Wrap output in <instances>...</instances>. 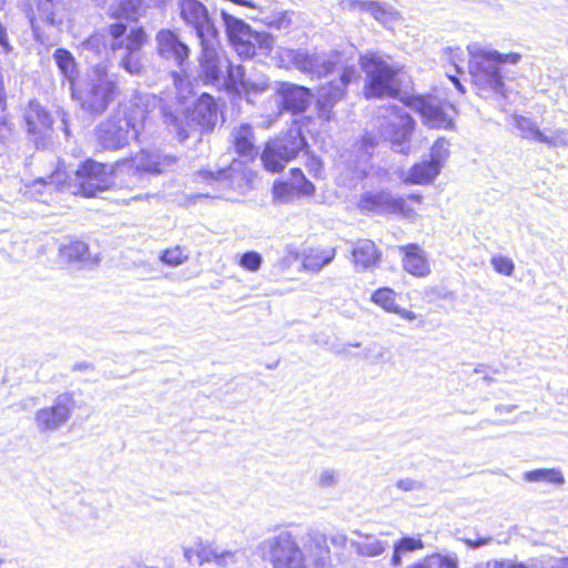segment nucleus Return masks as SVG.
<instances>
[{
	"mask_svg": "<svg viewBox=\"0 0 568 568\" xmlns=\"http://www.w3.org/2000/svg\"><path fill=\"white\" fill-rule=\"evenodd\" d=\"M179 8L182 20L194 28L199 41L219 34L206 7L201 1L179 0Z\"/></svg>",
	"mask_w": 568,
	"mask_h": 568,
	"instance_id": "18",
	"label": "nucleus"
},
{
	"mask_svg": "<svg viewBox=\"0 0 568 568\" xmlns=\"http://www.w3.org/2000/svg\"><path fill=\"white\" fill-rule=\"evenodd\" d=\"M112 38L111 50L118 54L119 65L132 75H140L144 70L141 49L145 43L146 34L141 28H131L113 23L109 27Z\"/></svg>",
	"mask_w": 568,
	"mask_h": 568,
	"instance_id": "6",
	"label": "nucleus"
},
{
	"mask_svg": "<svg viewBox=\"0 0 568 568\" xmlns=\"http://www.w3.org/2000/svg\"><path fill=\"white\" fill-rule=\"evenodd\" d=\"M262 264V256L257 252L251 251L244 253L240 258V265L250 271V272H256L260 270Z\"/></svg>",
	"mask_w": 568,
	"mask_h": 568,
	"instance_id": "48",
	"label": "nucleus"
},
{
	"mask_svg": "<svg viewBox=\"0 0 568 568\" xmlns=\"http://www.w3.org/2000/svg\"><path fill=\"white\" fill-rule=\"evenodd\" d=\"M268 87V79L264 75H261L256 79H247L246 82H244V85L241 90L247 94H256L266 91Z\"/></svg>",
	"mask_w": 568,
	"mask_h": 568,
	"instance_id": "47",
	"label": "nucleus"
},
{
	"mask_svg": "<svg viewBox=\"0 0 568 568\" xmlns=\"http://www.w3.org/2000/svg\"><path fill=\"white\" fill-rule=\"evenodd\" d=\"M410 108L420 114L423 123L430 129L453 128L454 106L436 97H417Z\"/></svg>",
	"mask_w": 568,
	"mask_h": 568,
	"instance_id": "16",
	"label": "nucleus"
},
{
	"mask_svg": "<svg viewBox=\"0 0 568 568\" xmlns=\"http://www.w3.org/2000/svg\"><path fill=\"white\" fill-rule=\"evenodd\" d=\"M276 58L282 68H295L307 73L314 71L317 64L316 57L310 55L306 51L290 48H280L276 51Z\"/></svg>",
	"mask_w": 568,
	"mask_h": 568,
	"instance_id": "24",
	"label": "nucleus"
},
{
	"mask_svg": "<svg viewBox=\"0 0 568 568\" xmlns=\"http://www.w3.org/2000/svg\"><path fill=\"white\" fill-rule=\"evenodd\" d=\"M355 73L354 67L345 58V52H335L332 60L322 63V118L326 105L334 104L344 97L345 88Z\"/></svg>",
	"mask_w": 568,
	"mask_h": 568,
	"instance_id": "9",
	"label": "nucleus"
},
{
	"mask_svg": "<svg viewBox=\"0 0 568 568\" xmlns=\"http://www.w3.org/2000/svg\"><path fill=\"white\" fill-rule=\"evenodd\" d=\"M114 173L115 175L126 173L138 179L142 173L155 174V152L142 151L131 159L118 162Z\"/></svg>",
	"mask_w": 568,
	"mask_h": 568,
	"instance_id": "25",
	"label": "nucleus"
},
{
	"mask_svg": "<svg viewBox=\"0 0 568 568\" xmlns=\"http://www.w3.org/2000/svg\"><path fill=\"white\" fill-rule=\"evenodd\" d=\"M493 568H527L523 564H513L506 561H497L494 564Z\"/></svg>",
	"mask_w": 568,
	"mask_h": 568,
	"instance_id": "62",
	"label": "nucleus"
},
{
	"mask_svg": "<svg viewBox=\"0 0 568 568\" xmlns=\"http://www.w3.org/2000/svg\"><path fill=\"white\" fill-rule=\"evenodd\" d=\"M538 568H568V558H550L540 562Z\"/></svg>",
	"mask_w": 568,
	"mask_h": 568,
	"instance_id": "53",
	"label": "nucleus"
},
{
	"mask_svg": "<svg viewBox=\"0 0 568 568\" xmlns=\"http://www.w3.org/2000/svg\"><path fill=\"white\" fill-rule=\"evenodd\" d=\"M146 111L138 101L121 105L112 116L95 129V138L101 148L116 150L136 139L145 121Z\"/></svg>",
	"mask_w": 568,
	"mask_h": 568,
	"instance_id": "3",
	"label": "nucleus"
},
{
	"mask_svg": "<svg viewBox=\"0 0 568 568\" xmlns=\"http://www.w3.org/2000/svg\"><path fill=\"white\" fill-rule=\"evenodd\" d=\"M387 111L389 119L382 124L381 135L392 143L396 152L407 154L415 121L407 112L396 106H390Z\"/></svg>",
	"mask_w": 568,
	"mask_h": 568,
	"instance_id": "15",
	"label": "nucleus"
},
{
	"mask_svg": "<svg viewBox=\"0 0 568 568\" xmlns=\"http://www.w3.org/2000/svg\"><path fill=\"white\" fill-rule=\"evenodd\" d=\"M353 534L355 538L351 540V547L359 557H378L389 547L388 541L382 538L386 535L385 532H381L377 536L355 530Z\"/></svg>",
	"mask_w": 568,
	"mask_h": 568,
	"instance_id": "21",
	"label": "nucleus"
},
{
	"mask_svg": "<svg viewBox=\"0 0 568 568\" xmlns=\"http://www.w3.org/2000/svg\"><path fill=\"white\" fill-rule=\"evenodd\" d=\"M141 3L142 0H123L121 6L125 12L133 13L140 8Z\"/></svg>",
	"mask_w": 568,
	"mask_h": 568,
	"instance_id": "56",
	"label": "nucleus"
},
{
	"mask_svg": "<svg viewBox=\"0 0 568 568\" xmlns=\"http://www.w3.org/2000/svg\"><path fill=\"white\" fill-rule=\"evenodd\" d=\"M304 146L305 141L300 130L291 129L285 134L270 141L261 159L267 171L280 172Z\"/></svg>",
	"mask_w": 568,
	"mask_h": 568,
	"instance_id": "11",
	"label": "nucleus"
},
{
	"mask_svg": "<svg viewBox=\"0 0 568 568\" xmlns=\"http://www.w3.org/2000/svg\"><path fill=\"white\" fill-rule=\"evenodd\" d=\"M448 155L449 142L442 138L433 144L429 161L440 171Z\"/></svg>",
	"mask_w": 568,
	"mask_h": 568,
	"instance_id": "43",
	"label": "nucleus"
},
{
	"mask_svg": "<svg viewBox=\"0 0 568 568\" xmlns=\"http://www.w3.org/2000/svg\"><path fill=\"white\" fill-rule=\"evenodd\" d=\"M423 548L424 544L420 538L404 537L393 545L394 551L390 562L393 566L397 567L402 564V555L406 552L416 551Z\"/></svg>",
	"mask_w": 568,
	"mask_h": 568,
	"instance_id": "34",
	"label": "nucleus"
},
{
	"mask_svg": "<svg viewBox=\"0 0 568 568\" xmlns=\"http://www.w3.org/2000/svg\"><path fill=\"white\" fill-rule=\"evenodd\" d=\"M60 255L70 263H80L82 266L89 267L98 264V258L92 257L89 253L87 243L82 241H71L60 247Z\"/></svg>",
	"mask_w": 568,
	"mask_h": 568,
	"instance_id": "30",
	"label": "nucleus"
},
{
	"mask_svg": "<svg viewBox=\"0 0 568 568\" xmlns=\"http://www.w3.org/2000/svg\"><path fill=\"white\" fill-rule=\"evenodd\" d=\"M217 548L219 547H213L212 545L204 544L202 541L195 542L196 562L199 565H202L204 562L215 564Z\"/></svg>",
	"mask_w": 568,
	"mask_h": 568,
	"instance_id": "44",
	"label": "nucleus"
},
{
	"mask_svg": "<svg viewBox=\"0 0 568 568\" xmlns=\"http://www.w3.org/2000/svg\"><path fill=\"white\" fill-rule=\"evenodd\" d=\"M439 174V170L429 160L416 163L403 176L408 184H427Z\"/></svg>",
	"mask_w": 568,
	"mask_h": 568,
	"instance_id": "31",
	"label": "nucleus"
},
{
	"mask_svg": "<svg viewBox=\"0 0 568 568\" xmlns=\"http://www.w3.org/2000/svg\"><path fill=\"white\" fill-rule=\"evenodd\" d=\"M43 18L48 24L53 26V27H59L62 23V21L60 19H57V17L52 10L44 11Z\"/></svg>",
	"mask_w": 568,
	"mask_h": 568,
	"instance_id": "58",
	"label": "nucleus"
},
{
	"mask_svg": "<svg viewBox=\"0 0 568 568\" xmlns=\"http://www.w3.org/2000/svg\"><path fill=\"white\" fill-rule=\"evenodd\" d=\"M232 143L239 155L251 160L257 154V150L254 145V135L251 125L241 124L234 128L232 133Z\"/></svg>",
	"mask_w": 568,
	"mask_h": 568,
	"instance_id": "28",
	"label": "nucleus"
},
{
	"mask_svg": "<svg viewBox=\"0 0 568 568\" xmlns=\"http://www.w3.org/2000/svg\"><path fill=\"white\" fill-rule=\"evenodd\" d=\"M277 92L281 95L280 104L282 110L291 111L292 113H301L310 103L308 90L303 87L281 83Z\"/></svg>",
	"mask_w": 568,
	"mask_h": 568,
	"instance_id": "23",
	"label": "nucleus"
},
{
	"mask_svg": "<svg viewBox=\"0 0 568 568\" xmlns=\"http://www.w3.org/2000/svg\"><path fill=\"white\" fill-rule=\"evenodd\" d=\"M141 103L144 105H149L151 102L155 103L158 101V98L154 95H145L138 99Z\"/></svg>",
	"mask_w": 568,
	"mask_h": 568,
	"instance_id": "64",
	"label": "nucleus"
},
{
	"mask_svg": "<svg viewBox=\"0 0 568 568\" xmlns=\"http://www.w3.org/2000/svg\"><path fill=\"white\" fill-rule=\"evenodd\" d=\"M539 142L550 148H565L568 145V130L556 129L549 133L541 131Z\"/></svg>",
	"mask_w": 568,
	"mask_h": 568,
	"instance_id": "41",
	"label": "nucleus"
},
{
	"mask_svg": "<svg viewBox=\"0 0 568 568\" xmlns=\"http://www.w3.org/2000/svg\"><path fill=\"white\" fill-rule=\"evenodd\" d=\"M361 10L369 12L377 21L387 23L393 20L395 13L375 1L359 2Z\"/></svg>",
	"mask_w": 568,
	"mask_h": 568,
	"instance_id": "42",
	"label": "nucleus"
},
{
	"mask_svg": "<svg viewBox=\"0 0 568 568\" xmlns=\"http://www.w3.org/2000/svg\"><path fill=\"white\" fill-rule=\"evenodd\" d=\"M371 301L382 307L385 312L397 314L405 321L413 322L417 318V315L413 311L397 305L396 293L389 287L376 290L373 293Z\"/></svg>",
	"mask_w": 568,
	"mask_h": 568,
	"instance_id": "27",
	"label": "nucleus"
},
{
	"mask_svg": "<svg viewBox=\"0 0 568 568\" xmlns=\"http://www.w3.org/2000/svg\"><path fill=\"white\" fill-rule=\"evenodd\" d=\"M173 80H174V85L178 90V99L179 100L185 99V95L183 94V87L185 85L187 88L190 83L186 82L185 79L182 77V74H180L178 72H173Z\"/></svg>",
	"mask_w": 568,
	"mask_h": 568,
	"instance_id": "54",
	"label": "nucleus"
},
{
	"mask_svg": "<svg viewBox=\"0 0 568 568\" xmlns=\"http://www.w3.org/2000/svg\"><path fill=\"white\" fill-rule=\"evenodd\" d=\"M229 176L230 170H219L216 172L203 170L195 174V180L197 182H205L221 190L223 186L229 185Z\"/></svg>",
	"mask_w": 568,
	"mask_h": 568,
	"instance_id": "38",
	"label": "nucleus"
},
{
	"mask_svg": "<svg viewBox=\"0 0 568 568\" xmlns=\"http://www.w3.org/2000/svg\"><path fill=\"white\" fill-rule=\"evenodd\" d=\"M377 139L367 133L361 143L359 151H362L359 164L355 169L356 179H363L367 174V161L372 154V150L377 145Z\"/></svg>",
	"mask_w": 568,
	"mask_h": 568,
	"instance_id": "35",
	"label": "nucleus"
},
{
	"mask_svg": "<svg viewBox=\"0 0 568 568\" xmlns=\"http://www.w3.org/2000/svg\"><path fill=\"white\" fill-rule=\"evenodd\" d=\"M72 98L80 108L93 115L102 114L119 93L118 74L111 73L106 63L95 64L85 80L71 88Z\"/></svg>",
	"mask_w": 568,
	"mask_h": 568,
	"instance_id": "2",
	"label": "nucleus"
},
{
	"mask_svg": "<svg viewBox=\"0 0 568 568\" xmlns=\"http://www.w3.org/2000/svg\"><path fill=\"white\" fill-rule=\"evenodd\" d=\"M112 174H115L114 168L111 171L106 164L87 160L75 171L74 186L78 190H71V187L69 190L87 197L97 196L112 184Z\"/></svg>",
	"mask_w": 568,
	"mask_h": 568,
	"instance_id": "14",
	"label": "nucleus"
},
{
	"mask_svg": "<svg viewBox=\"0 0 568 568\" xmlns=\"http://www.w3.org/2000/svg\"><path fill=\"white\" fill-rule=\"evenodd\" d=\"M379 260L381 253L373 241L363 239L354 243L352 248V262L357 272H364L375 267Z\"/></svg>",
	"mask_w": 568,
	"mask_h": 568,
	"instance_id": "26",
	"label": "nucleus"
},
{
	"mask_svg": "<svg viewBox=\"0 0 568 568\" xmlns=\"http://www.w3.org/2000/svg\"><path fill=\"white\" fill-rule=\"evenodd\" d=\"M246 80L244 68L241 64L233 65L229 61L225 70V82L221 83V85H225L227 89L241 90Z\"/></svg>",
	"mask_w": 568,
	"mask_h": 568,
	"instance_id": "37",
	"label": "nucleus"
},
{
	"mask_svg": "<svg viewBox=\"0 0 568 568\" xmlns=\"http://www.w3.org/2000/svg\"><path fill=\"white\" fill-rule=\"evenodd\" d=\"M292 23V14L288 12H281L272 18L270 26L275 29H287Z\"/></svg>",
	"mask_w": 568,
	"mask_h": 568,
	"instance_id": "51",
	"label": "nucleus"
},
{
	"mask_svg": "<svg viewBox=\"0 0 568 568\" xmlns=\"http://www.w3.org/2000/svg\"><path fill=\"white\" fill-rule=\"evenodd\" d=\"M523 478L528 483H547L554 485H561L565 481L561 471L555 468L525 471Z\"/></svg>",
	"mask_w": 568,
	"mask_h": 568,
	"instance_id": "33",
	"label": "nucleus"
},
{
	"mask_svg": "<svg viewBox=\"0 0 568 568\" xmlns=\"http://www.w3.org/2000/svg\"><path fill=\"white\" fill-rule=\"evenodd\" d=\"M463 541L470 548H479L491 542V537H480L477 539L465 538Z\"/></svg>",
	"mask_w": 568,
	"mask_h": 568,
	"instance_id": "55",
	"label": "nucleus"
},
{
	"mask_svg": "<svg viewBox=\"0 0 568 568\" xmlns=\"http://www.w3.org/2000/svg\"><path fill=\"white\" fill-rule=\"evenodd\" d=\"M335 256V248L331 247L328 250L322 251V266L328 264L333 261Z\"/></svg>",
	"mask_w": 568,
	"mask_h": 568,
	"instance_id": "60",
	"label": "nucleus"
},
{
	"mask_svg": "<svg viewBox=\"0 0 568 568\" xmlns=\"http://www.w3.org/2000/svg\"><path fill=\"white\" fill-rule=\"evenodd\" d=\"M365 72L364 97L390 98L397 94L396 70L377 53H367L361 59Z\"/></svg>",
	"mask_w": 568,
	"mask_h": 568,
	"instance_id": "8",
	"label": "nucleus"
},
{
	"mask_svg": "<svg viewBox=\"0 0 568 568\" xmlns=\"http://www.w3.org/2000/svg\"><path fill=\"white\" fill-rule=\"evenodd\" d=\"M338 483V474L334 469L322 473V487H333Z\"/></svg>",
	"mask_w": 568,
	"mask_h": 568,
	"instance_id": "52",
	"label": "nucleus"
},
{
	"mask_svg": "<svg viewBox=\"0 0 568 568\" xmlns=\"http://www.w3.org/2000/svg\"><path fill=\"white\" fill-rule=\"evenodd\" d=\"M398 250L403 254V267L407 273L416 277L429 275L430 266L425 251L419 245H402Z\"/></svg>",
	"mask_w": 568,
	"mask_h": 568,
	"instance_id": "22",
	"label": "nucleus"
},
{
	"mask_svg": "<svg viewBox=\"0 0 568 568\" xmlns=\"http://www.w3.org/2000/svg\"><path fill=\"white\" fill-rule=\"evenodd\" d=\"M83 49L92 51L95 54H100L101 50L105 48L103 37L100 34H93L83 42Z\"/></svg>",
	"mask_w": 568,
	"mask_h": 568,
	"instance_id": "50",
	"label": "nucleus"
},
{
	"mask_svg": "<svg viewBox=\"0 0 568 568\" xmlns=\"http://www.w3.org/2000/svg\"><path fill=\"white\" fill-rule=\"evenodd\" d=\"M245 557V551L241 548L221 549L217 548L215 565L221 568H230L237 565Z\"/></svg>",
	"mask_w": 568,
	"mask_h": 568,
	"instance_id": "36",
	"label": "nucleus"
},
{
	"mask_svg": "<svg viewBox=\"0 0 568 568\" xmlns=\"http://www.w3.org/2000/svg\"><path fill=\"white\" fill-rule=\"evenodd\" d=\"M53 60L61 74L70 82V87H74V79L78 70L72 53L65 49H57L53 53Z\"/></svg>",
	"mask_w": 568,
	"mask_h": 568,
	"instance_id": "32",
	"label": "nucleus"
},
{
	"mask_svg": "<svg viewBox=\"0 0 568 568\" xmlns=\"http://www.w3.org/2000/svg\"><path fill=\"white\" fill-rule=\"evenodd\" d=\"M28 132L43 134L51 126L49 113L37 101H30L24 114Z\"/></svg>",
	"mask_w": 568,
	"mask_h": 568,
	"instance_id": "29",
	"label": "nucleus"
},
{
	"mask_svg": "<svg viewBox=\"0 0 568 568\" xmlns=\"http://www.w3.org/2000/svg\"><path fill=\"white\" fill-rule=\"evenodd\" d=\"M75 407L73 393L64 392L57 395L50 405L34 413L33 422L37 430L44 435L58 432L69 423Z\"/></svg>",
	"mask_w": 568,
	"mask_h": 568,
	"instance_id": "10",
	"label": "nucleus"
},
{
	"mask_svg": "<svg viewBox=\"0 0 568 568\" xmlns=\"http://www.w3.org/2000/svg\"><path fill=\"white\" fill-rule=\"evenodd\" d=\"M494 270L505 276H511L515 270V264L511 258L504 255H495L490 260Z\"/></svg>",
	"mask_w": 568,
	"mask_h": 568,
	"instance_id": "45",
	"label": "nucleus"
},
{
	"mask_svg": "<svg viewBox=\"0 0 568 568\" xmlns=\"http://www.w3.org/2000/svg\"><path fill=\"white\" fill-rule=\"evenodd\" d=\"M469 53V73L474 84L479 91L503 93V78L499 65L504 63H517L518 54L503 55L495 50L484 48L477 43L467 47Z\"/></svg>",
	"mask_w": 568,
	"mask_h": 568,
	"instance_id": "5",
	"label": "nucleus"
},
{
	"mask_svg": "<svg viewBox=\"0 0 568 568\" xmlns=\"http://www.w3.org/2000/svg\"><path fill=\"white\" fill-rule=\"evenodd\" d=\"M184 557L190 564L196 562L195 544L191 547L184 548Z\"/></svg>",
	"mask_w": 568,
	"mask_h": 568,
	"instance_id": "61",
	"label": "nucleus"
},
{
	"mask_svg": "<svg viewBox=\"0 0 568 568\" xmlns=\"http://www.w3.org/2000/svg\"><path fill=\"white\" fill-rule=\"evenodd\" d=\"M156 50L159 55L165 61L178 67L185 74V64L189 61L190 48L180 40L179 36L169 29H162L158 32Z\"/></svg>",
	"mask_w": 568,
	"mask_h": 568,
	"instance_id": "17",
	"label": "nucleus"
},
{
	"mask_svg": "<svg viewBox=\"0 0 568 568\" xmlns=\"http://www.w3.org/2000/svg\"><path fill=\"white\" fill-rule=\"evenodd\" d=\"M292 175L290 182H277L274 184L273 194L276 201L286 203L298 194L307 195L315 191L314 184L308 182L298 169L293 170Z\"/></svg>",
	"mask_w": 568,
	"mask_h": 568,
	"instance_id": "20",
	"label": "nucleus"
},
{
	"mask_svg": "<svg viewBox=\"0 0 568 568\" xmlns=\"http://www.w3.org/2000/svg\"><path fill=\"white\" fill-rule=\"evenodd\" d=\"M64 169L57 168L45 178H38L27 185V193L40 202H48V195L53 191H64L71 187Z\"/></svg>",
	"mask_w": 568,
	"mask_h": 568,
	"instance_id": "19",
	"label": "nucleus"
},
{
	"mask_svg": "<svg viewBox=\"0 0 568 568\" xmlns=\"http://www.w3.org/2000/svg\"><path fill=\"white\" fill-rule=\"evenodd\" d=\"M189 260V254L180 245L164 250L160 255V261L170 267L182 265Z\"/></svg>",
	"mask_w": 568,
	"mask_h": 568,
	"instance_id": "40",
	"label": "nucleus"
},
{
	"mask_svg": "<svg viewBox=\"0 0 568 568\" xmlns=\"http://www.w3.org/2000/svg\"><path fill=\"white\" fill-rule=\"evenodd\" d=\"M200 77L207 83L220 87L225 82L229 59L220 47L219 34L200 40Z\"/></svg>",
	"mask_w": 568,
	"mask_h": 568,
	"instance_id": "13",
	"label": "nucleus"
},
{
	"mask_svg": "<svg viewBox=\"0 0 568 568\" xmlns=\"http://www.w3.org/2000/svg\"><path fill=\"white\" fill-rule=\"evenodd\" d=\"M397 487L407 491V490L414 489L415 483L413 480H409V479H407V480H399L397 483Z\"/></svg>",
	"mask_w": 568,
	"mask_h": 568,
	"instance_id": "63",
	"label": "nucleus"
},
{
	"mask_svg": "<svg viewBox=\"0 0 568 568\" xmlns=\"http://www.w3.org/2000/svg\"><path fill=\"white\" fill-rule=\"evenodd\" d=\"M422 200L423 197L419 194H410L407 199H404L389 192L366 193L359 201V207L362 210L396 214L404 219L414 220L418 214L408 201L420 204Z\"/></svg>",
	"mask_w": 568,
	"mask_h": 568,
	"instance_id": "12",
	"label": "nucleus"
},
{
	"mask_svg": "<svg viewBox=\"0 0 568 568\" xmlns=\"http://www.w3.org/2000/svg\"><path fill=\"white\" fill-rule=\"evenodd\" d=\"M178 164V158L171 154L155 152V174L172 171Z\"/></svg>",
	"mask_w": 568,
	"mask_h": 568,
	"instance_id": "46",
	"label": "nucleus"
},
{
	"mask_svg": "<svg viewBox=\"0 0 568 568\" xmlns=\"http://www.w3.org/2000/svg\"><path fill=\"white\" fill-rule=\"evenodd\" d=\"M161 110L169 131L179 142H184L192 134L212 130L217 121V105L207 93H203L183 115H178L176 111L165 105Z\"/></svg>",
	"mask_w": 568,
	"mask_h": 568,
	"instance_id": "4",
	"label": "nucleus"
},
{
	"mask_svg": "<svg viewBox=\"0 0 568 568\" xmlns=\"http://www.w3.org/2000/svg\"><path fill=\"white\" fill-rule=\"evenodd\" d=\"M226 34L240 57L252 58L256 54L268 55L274 47V39L266 32H256L243 20L222 11Z\"/></svg>",
	"mask_w": 568,
	"mask_h": 568,
	"instance_id": "7",
	"label": "nucleus"
},
{
	"mask_svg": "<svg viewBox=\"0 0 568 568\" xmlns=\"http://www.w3.org/2000/svg\"><path fill=\"white\" fill-rule=\"evenodd\" d=\"M430 565H437L438 568H458V559L456 555L435 554L428 558Z\"/></svg>",
	"mask_w": 568,
	"mask_h": 568,
	"instance_id": "49",
	"label": "nucleus"
},
{
	"mask_svg": "<svg viewBox=\"0 0 568 568\" xmlns=\"http://www.w3.org/2000/svg\"><path fill=\"white\" fill-rule=\"evenodd\" d=\"M329 541L335 547L342 548L346 545L347 538L343 532H335L329 537Z\"/></svg>",
	"mask_w": 568,
	"mask_h": 568,
	"instance_id": "57",
	"label": "nucleus"
},
{
	"mask_svg": "<svg viewBox=\"0 0 568 568\" xmlns=\"http://www.w3.org/2000/svg\"><path fill=\"white\" fill-rule=\"evenodd\" d=\"M0 45L6 52H9L11 50L9 38L7 34V31L3 27L0 26Z\"/></svg>",
	"mask_w": 568,
	"mask_h": 568,
	"instance_id": "59",
	"label": "nucleus"
},
{
	"mask_svg": "<svg viewBox=\"0 0 568 568\" xmlns=\"http://www.w3.org/2000/svg\"><path fill=\"white\" fill-rule=\"evenodd\" d=\"M307 537L302 548L291 531L282 530L258 544V556L272 568H305L311 554L320 549L316 529H311Z\"/></svg>",
	"mask_w": 568,
	"mask_h": 568,
	"instance_id": "1",
	"label": "nucleus"
},
{
	"mask_svg": "<svg viewBox=\"0 0 568 568\" xmlns=\"http://www.w3.org/2000/svg\"><path fill=\"white\" fill-rule=\"evenodd\" d=\"M514 121L523 139L539 142L541 130L532 120L525 116H515Z\"/></svg>",
	"mask_w": 568,
	"mask_h": 568,
	"instance_id": "39",
	"label": "nucleus"
}]
</instances>
